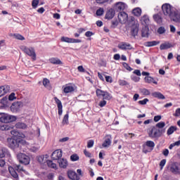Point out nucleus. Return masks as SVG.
I'll list each match as a JSON object with an SVG mask.
<instances>
[{"mask_svg": "<svg viewBox=\"0 0 180 180\" xmlns=\"http://www.w3.org/2000/svg\"><path fill=\"white\" fill-rule=\"evenodd\" d=\"M131 79L134 81V82H139L140 81V77L136 76H131Z\"/></svg>", "mask_w": 180, "mask_h": 180, "instance_id": "nucleus-59", "label": "nucleus"}, {"mask_svg": "<svg viewBox=\"0 0 180 180\" xmlns=\"http://www.w3.org/2000/svg\"><path fill=\"white\" fill-rule=\"evenodd\" d=\"M122 65L124 68H125L127 70V71H133V68H131V67L129 65V63L124 62L122 63Z\"/></svg>", "mask_w": 180, "mask_h": 180, "instance_id": "nucleus-47", "label": "nucleus"}, {"mask_svg": "<svg viewBox=\"0 0 180 180\" xmlns=\"http://www.w3.org/2000/svg\"><path fill=\"white\" fill-rule=\"evenodd\" d=\"M84 155H86V157H88L89 158H91V153H89L88 150H86V149L84 150Z\"/></svg>", "mask_w": 180, "mask_h": 180, "instance_id": "nucleus-62", "label": "nucleus"}, {"mask_svg": "<svg viewBox=\"0 0 180 180\" xmlns=\"http://www.w3.org/2000/svg\"><path fill=\"white\" fill-rule=\"evenodd\" d=\"M153 19L155 22L158 23V25H161V23H162V17H161L159 14L153 15Z\"/></svg>", "mask_w": 180, "mask_h": 180, "instance_id": "nucleus-36", "label": "nucleus"}, {"mask_svg": "<svg viewBox=\"0 0 180 180\" xmlns=\"http://www.w3.org/2000/svg\"><path fill=\"white\" fill-rule=\"evenodd\" d=\"M22 141H23L22 139H15L11 137L7 139V145L9 148L15 150V148H19V146Z\"/></svg>", "mask_w": 180, "mask_h": 180, "instance_id": "nucleus-4", "label": "nucleus"}, {"mask_svg": "<svg viewBox=\"0 0 180 180\" xmlns=\"http://www.w3.org/2000/svg\"><path fill=\"white\" fill-rule=\"evenodd\" d=\"M63 94L67 95L68 94H72L75 92V84L72 83H68L62 86Z\"/></svg>", "mask_w": 180, "mask_h": 180, "instance_id": "nucleus-7", "label": "nucleus"}, {"mask_svg": "<svg viewBox=\"0 0 180 180\" xmlns=\"http://www.w3.org/2000/svg\"><path fill=\"white\" fill-rule=\"evenodd\" d=\"M161 119V115H156L154 117L153 120L154 122H160V120Z\"/></svg>", "mask_w": 180, "mask_h": 180, "instance_id": "nucleus-64", "label": "nucleus"}, {"mask_svg": "<svg viewBox=\"0 0 180 180\" xmlns=\"http://www.w3.org/2000/svg\"><path fill=\"white\" fill-rule=\"evenodd\" d=\"M106 101L102 100L99 102L98 106H100V108H103L104 106H106Z\"/></svg>", "mask_w": 180, "mask_h": 180, "instance_id": "nucleus-56", "label": "nucleus"}, {"mask_svg": "<svg viewBox=\"0 0 180 180\" xmlns=\"http://www.w3.org/2000/svg\"><path fill=\"white\" fill-rule=\"evenodd\" d=\"M60 40H61V41H63L64 43H82V40H81V39L69 38L68 37H62Z\"/></svg>", "mask_w": 180, "mask_h": 180, "instance_id": "nucleus-12", "label": "nucleus"}, {"mask_svg": "<svg viewBox=\"0 0 180 180\" xmlns=\"http://www.w3.org/2000/svg\"><path fill=\"white\" fill-rule=\"evenodd\" d=\"M141 92L143 95H150V91L147 89H141Z\"/></svg>", "mask_w": 180, "mask_h": 180, "instance_id": "nucleus-54", "label": "nucleus"}, {"mask_svg": "<svg viewBox=\"0 0 180 180\" xmlns=\"http://www.w3.org/2000/svg\"><path fill=\"white\" fill-rule=\"evenodd\" d=\"M111 144H112V136L106 135L105 136V140L102 144V146L104 147V148H106L107 147H110Z\"/></svg>", "mask_w": 180, "mask_h": 180, "instance_id": "nucleus-17", "label": "nucleus"}, {"mask_svg": "<svg viewBox=\"0 0 180 180\" xmlns=\"http://www.w3.org/2000/svg\"><path fill=\"white\" fill-rule=\"evenodd\" d=\"M8 171L11 176H13V178H14L15 180H19V174H18L16 171H18V172L26 173V170H25L23 169V167H22V165H14V167H8Z\"/></svg>", "mask_w": 180, "mask_h": 180, "instance_id": "nucleus-1", "label": "nucleus"}, {"mask_svg": "<svg viewBox=\"0 0 180 180\" xmlns=\"http://www.w3.org/2000/svg\"><path fill=\"white\" fill-rule=\"evenodd\" d=\"M157 44H160V42L157 41H152L145 42L144 46L146 47H153V46H157Z\"/></svg>", "mask_w": 180, "mask_h": 180, "instance_id": "nucleus-31", "label": "nucleus"}, {"mask_svg": "<svg viewBox=\"0 0 180 180\" xmlns=\"http://www.w3.org/2000/svg\"><path fill=\"white\" fill-rule=\"evenodd\" d=\"M14 99H16V97L15 96V93H11L8 96V101H13Z\"/></svg>", "mask_w": 180, "mask_h": 180, "instance_id": "nucleus-60", "label": "nucleus"}, {"mask_svg": "<svg viewBox=\"0 0 180 180\" xmlns=\"http://www.w3.org/2000/svg\"><path fill=\"white\" fill-rule=\"evenodd\" d=\"M155 147V143L153 141H147L144 145H143V153L147 154V153H151Z\"/></svg>", "mask_w": 180, "mask_h": 180, "instance_id": "nucleus-6", "label": "nucleus"}, {"mask_svg": "<svg viewBox=\"0 0 180 180\" xmlns=\"http://www.w3.org/2000/svg\"><path fill=\"white\" fill-rule=\"evenodd\" d=\"M61 157H63V150H61L60 149L56 150L51 154L52 160H58V161L59 160L61 159Z\"/></svg>", "mask_w": 180, "mask_h": 180, "instance_id": "nucleus-11", "label": "nucleus"}, {"mask_svg": "<svg viewBox=\"0 0 180 180\" xmlns=\"http://www.w3.org/2000/svg\"><path fill=\"white\" fill-rule=\"evenodd\" d=\"M58 162L60 168H63V169H65V168L68 167V161H67L66 159L61 158L60 160H58Z\"/></svg>", "mask_w": 180, "mask_h": 180, "instance_id": "nucleus-24", "label": "nucleus"}, {"mask_svg": "<svg viewBox=\"0 0 180 180\" xmlns=\"http://www.w3.org/2000/svg\"><path fill=\"white\" fill-rule=\"evenodd\" d=\"M171 47H172V44L170 43H165L160 44V50H168V49H171Z\"/></svg>", "mask_w": 180, "mask_h": 180, "instance_id": "nucleus-30", "label": "nucleus"}, {"mask_svg": "<svg viewBox=\"0 0 180 180\" xmlns=\"http://www.w3.org/2000/svg\"><path fill=\"white\" fill-rule=\"evenodd\" d=\"M170 171L172 174H179V167L176 165H172L170 167Z\"/></svg>", "mask_w": 180, "mask_h": 180, "instance_id": "nucleus-29", "label": "nucleus"}, {"mask_svg": "<svg viewBox=\"0 0 180 180\" xmlns=\"http://www.w3.org/2000/svg\"><path fill=\"white\" fill-rule=\"evenodd\" d=\"M132 13L134 15V16H141V8H134L133 11H132Z\"/></svg>", "mask_w": 180, "mask_h": 180, "instance_id": "nucleus-38", "label": "nucleus"}, {"mask_svg": "<svg viewBox=\"0 0 180 180\" xmlns=\"http://www.w3.org/2000/svg\"><path fill=\"white\" fill-rule=\"evenodd\" d=\"M20 106H22L21 102H19V101L15 102L11 105V110L13 112H18V110L20 109Z\"/></svg>", "mask_w": 180, "mask_h": 180, "instance_id": "nucleus-21", "label": "nucleus"}, {"mask_svg": "<svg viewBox=\"0 0 180 180\" xmlns=\"http://www.w3.org/2000/svg\"><path fill=\"white\" fill-rule=\"evenodd\" d=\"M77 70H78L79 72H85V68H84L83 65L78 66Z\"/></svg>", "mask_w": 180, "mask_h": 180, "instance_id": "nucleus-61", "label": "nucleus"}, {"mask_svg": "<svg viewBox=\"0 0 180 180\" xmlns=\"http://www.w3.org/2000/svg\"><path fill=\"white\" fill-rule=\"evenodd\" d=\"M20 50L25 53V54H27V56H29V57H31L32 61H36L37 60V56H36V51L34 50V48L33 47H27L26 46H21Z\"/></svg>", "mask_w": 180, "mask_h": 180, "instance_id": "nucleus-3", "label": "nucleus"}, {"mask_svg": "<svg viewBox=\"0 0 180 180\" xmlns=\"http://www.w3.org/2000/svg\"><path fill=\"white\" fill-rule=\"evenodd\" d=\"M13 127H15V126L9 124H1L0 125V130H1V131H8L9 130H12V129H13Z\"/></svg>", "mask_w": 180, "mask_h": 180, "instance_id": "nucleus-23", "label": "nucleus"}, {"mask_svg": "<svg viewBox=\"0 0 180 180\" xmlns=\"http://www.w3.org/2000/svg\"><path fill=\"white\" fill-rule=\"evenodd\" d=\"M148 32H150V30L148 29V27H145L144 28L142 29L141 30V36L142 37H148L149 36V33Z\"/></svg>", "mask_w": 180, "mask_h": 180, "instance_id": "nucleus-32", "label": "nucleus"}, {"mask_svg": "<svg viewBox=\"0 0 180 180\" xmlns=\"http://www.w3.org/2000/svg\"><path fill=\"white\" fill-rule=\"evenodd\" d=\"M118 49H120V50H131V49H133V46H131V44H130L129 43L127 42H120L118 44Z\"/></svg>", "mask_w": 180, "mask_h": 180, "instance_id": "nucleus-13", "label": "nucleus"}, {"mask_svg": "<svg viewBox=\"0 0 180 180\" xmlns=\"http://www.w3.org/2000/svg\"><path fill=\"white\" fill-rule=\"evenodd\" d=\"M162 11L165 16H169V18L174 12L172 11V7L168 4H165L162 6Z\"/></svg>", "mask_w": 180, "mask_h": 180, "instance_id": "nucleus-9", "label": "nucleus"}, {"mask_svg": "<svg viewBox=\"0 0 180 180\" xmlns=\"http://www.w3.org/2000/svg\"><path fill=\"white\" fill-rule=\"evenodd\" d=\"M155 127H156V129H158L159 130H160V129H164V127H165V122H160L156 124Z\"/></svg>", "mask_w": 180, "mask_h": 180, "instance_id": "nucleus-42", "label": "nucleus"}, {"mask_svg": "<svg viewBox=\"0 0 180 180\" xmlns=\"http://www.w3.org/2000/svg\"><path fill=\"white\" fill-rule=\"evenodd\" d=\"M42 84L45 88H47L49 85H50V80H49L47 78H44Z\"/></svg>", "mask_w": 180, "mask_h": 180, "instance_id": "nucleus-44", "label": "nucleus"}, {"mask_svg": "<svg viewBox=\"0 0 180 180\" xmlns=\"http://www.w3.org/2000/svg\"><path fill=\"white\" fill-rule=\"evenodd\" d=\"M46 164L49 168H53V169H57V165L51 160H47Z\"/></svg>", "mask_w": 180, "mask_h": 180, "instance_id": "nucleus-39", "label": "nucleus"}, {"mask_svg": "<svg viewBox=\"0 0 180 180\" xmlns=\"http://www.w3.org/2000/svg\"><path fill=\"white\" fill-rule=\"evenodd\" d=\"M54 101L58 106V115L61 116V115H63V103H61V101L57 97H54Z\"/></svg>", "mask_w": 180, "mask_h": 180, "instance_id": "nucleus-15", "label": "nucleus"}, {"mask_svg": "<svg viewBox=\"0 0 180 180\" xmlns=\"http://www.w3.org/2000/svg\"><path fill=\"white\" fill-rule=\"evenodd\" d=\"M6 155H9V151L6 148H2L0 150V158H4L6 157Z\"/></svg>", "mask_w": 180, "mask_h": 180, "instance_id": "nucleus-33", "label": "nucleus"}, {"mask_svg": "<svg viewBox=\"0 0 180 180\" xmlns=\"http://www.w3.org/2000/svg\"><path fill=\"white\" fill-rule=\"evenodd\" d=\"M166 32V30H165V27H160L158 29V33L159 34H164V33H165Z\"/></svg>", "mask_w": 180, "mask_h": 180, "instance_id": "nucleus-51", "label": "nucleus"}, {"mask_svg": "<svg viewBox=\"0 0 180 180\" xmlns=\"http://www.w3.org/2000/svg\"><path fill=\"white\" fill-rule=\"evenodd\" d=\"M103 99L104 101H110V99H112V94L105 91L104 96H103Z\"/></svg>", "mask_w": 180, "mask_h": 180, "instance_id": "nucleus-40", "label": "nucleus"}, {"mask_svg": "<svg viewBox=\"0 0 180 180\" xmlns=\"http://www.w3.org/2000/svg\"><path fill=\"white\" fill-rule=\"evenodd\" d=\"M115 9L117 12H123L126 9V4L122 1L117 2L115 4Z\"/></svg>", "mask_w": 180, "mask_h": 180, "instance_id": "nucleus-20", "label": "nucleus"}, {"mask_svg": "<svg viewBox=\"0 0 180 180\" xmlns=\"http://www.w3.org/2000/svg\"><path fill=\"white\" fill-rule=\"evenodd\" d=\"M39 0H32V6L34 8V9H36L37 8V6L39 5Z\"/></svg>", "mask_w": 180, "mask_h": 180, "instance_id": "nucleus-52", "label": "nucleus"}, {"mask_svg": "<svg viewBox=\"0 0 180 180\" xmlns=\"http://www.w3.org/2000/svg\"><path fill=\"white\" fill-rule=\"evenodd\" d=\"M115 9L110 8L105 14V19H108V20H110V19H113V18L115 17Z\"/></svg>", "mask_w": 180, "mask_h": 180, "instance_id": "nucleus-22", "label": "nucleus"}, {"mask_svg": "<svg viewBox=\"0 0 180 180\" xmlns=\"http://www.w3.org/2000/svg\"><path fill=\"white\" fill-rule=\"evenodd\" d=\"M18 160L20 164H23V165H29L30 164V157L25 153L18 154Z\"/></svg>", "mask_w": 180, "mask_h": 180, "instance_id": "nucleus-8", "label": "nucleus"}, {"mask_svg": "<svg viewBox=\"0 0 180 180\" xmlns=\"http://www.w3.org/2000/svg\"><path fill=\"white\" fill-rule=\"evenodd\" d=\"M131 34L133 37H136L139 34V25L134 24L131 27Z\"/></svg>", "mask_w": 180, "mask_h": 180, "instance_id": "nucleus-19", "label": "nucleus"}, {"mask_svg": "<svg viewBox=\"0 0 180 180\" xmlns=\"http://www.w3.org/2000/svg\"><path fill=\"white\" fill-rule=\"evenodd\" d=\"M165 164H167V160L166 159H163L160 161V167L161 170L164 169V167H165Z\"/></svg>", "mask_w": 180, "mask_h": 180, "instance_id": "nucleus-50", "label": "nucleus"}, {"mask_svg": "<svg viewBox=\"0 0 180 180\" xmlns=\"http://www.w3.org/2000/svg\"><path fill=\"white\" fill-rule=\"evenodd\" d=\"M94 143L95 142L92 139L88 141V142H87V148H92V147H94Z\"/></svg>", "mask_w": 180, "mask_h": 180, "instance_id": "nucleus-53", "label": "nucleus"}, {"mask_svg": "<svg viewBox=\"0 0 180 180\" xmlns=\"http://www.w3.org/2000/svg\"><path fill=\"white\" fill-rule=\"evenodd\" d=\"M148 102V98H144L143 100L139 101V105H147Z\"/></svg>", "mask_w": 180, "mask_h": 180, "instance_id": "nucleus-57", "label": "nucleus"}, {"mask_svg": "<svg viewBox=\"0 0 180 180\" xmlns=\"http://www.w3.org/2000/svg\"><path fill=\"white\" fill-rule=\"evenodd\" d=\"M113 58L116 60V61H119V60H120V54L119 53H116L114 55Z\"/></svg>", "mask_w": 180, "mask_h": 180, "instance_id": "nucleus-63", "label": "nucleus"}, {"mask_svg": "<svg viewBox=\"0 0 180 180\" xmlns=\"http://www.w3.org/2000/svg\"><path fill=\"white\" fill-rule=\"evenodd\" d=\"M128 18H129V15L124 11H121V12H120V13H118L119 22H120V23H122V25L127 22Z\"/></svg>", "mask_w": 180, "mask_h": 180, "instance_id": "nucleus-10", "label": "nucleus"}, {"mask_svg": "<svg viewBox=\"0 0 180 180\" xmlns=\"http://www.w3.org/2000/svg\"><path fill=\"white\" fill-rule=\"evenodd\" d=\"M144 81L146 84H155V85H157L158 84V82H157L155 79L150 76L145 77Z\"/></svg>", "mask_w": 180, "mask_h": 180, "instance_id": "nucleus-26", "label": "nucleus"}, {"mask_svg": "<svg viewBox=\"0 0 180 180\" xmlns=\"http://www.w3.org/2000/svg\"><path fill=\"white\" fill-rule=\"evenodd\" d=\"M67 175L69 179L72 180H79V176L74 170H68L67 172Z\"/></svg>", "mask_w": 180, "mask_h": 180, "instance_id": "nucleus-14", "label": "nucleus"}, {"mask_svg": "<svg viewBox=\"0 0 180 180\" xmlns=\"http://www.w3.org/2000/svg\"><path fill=\"white\" fill-rule=\"evenodd\" d=\"M169 18L173 22H180V12L178 11H173Z\"/></svg>", "mask_w": 180, "mask_h": 180, "instance_id": "nucleus-16", "label": "nucleus"}, {"mask_svg": "<svg viewBox=\"0 0 180 180\" xmlns=\"http://www.w3.org/2000/svg\"><path fill=\"white\" fill-rule=\"evenodd\" d=\"M105 81L106 82L112 84V82H113V78H112V77L110 76H105Z\"/></svg>", "mask_w": 180, "mask_h": 180, "instance_id": "nucleus-58", "label": "nucleus"}, {"mask_svg": "<svg viewBox=\"0 0 180 180\" xmlns=\"http://www.w3.org/2000/svg\"><path fill=\"white\" fill-rule=\"evenodd\" d=\"M152 96H153V98H158V99H165V96L162 94L158 91L152 93Z\"/></svg>", "mask_w": 180, "mask_h": 180, "instance_id": "nucleus-28", "label": "nucleus"}, {"mask_svg": "<svg viewBox=\"0 0 180 180\" xmlns=\"http://www.w3.org/2000/svg\"><path fill=\"white\" fill-rule=\"evenodd\" d=\"M119 84L121 86H124L126 85H129V83L126 80H120Z\"/></svg>", "mask_w": 180, "mask_h": 180, "instance_id": "nucleus-55", "label": "nucleus"}, {"mask_svg": "<svg viewBox=\"0 0 180 180\" xmlns=\"http://www.w3.org/2000/svg\"><path fill=\"white\" fill-rule=\"evenodd\" d=\"M11 91V86L8 85H4L0 86V98L1 96H4L6 94H8Z\"/></svg>", "mask_w": 180, "mask_h": 180, "instance_id": "nucleus-18", "label": "nucleus"}, {"mask_svg": "<svg viewBox=\"0 0 180 180\" xmlns=\"http://www.w3.org/2000/svg\"><path fill=\"white\" fill-rule=\"evenodd\" d=\"M0 122L1 123H12V122H16V117L9 114L0 112Z\"/></svg>", "mask_w": 180, "mask_h": 180, "instance_id": "nucleus-5", "label": "nucleus"}, {"mask_svg": "<svg viewBox=\"0 0 180 180\" xmlns=\"http://www.w3.org/2000/svg\"><path fill=\"white\" fill-rule=\"evenodd\" d=\"M148 134L150 139H160L162 136V129L153 126L148 129Z\"/></svg>", "mask_w": 180, "mask_h": 180, "instance_id": "nucleus-2", "label": "nucleus"}, {"mask_svg": "<svg viewBox=\"0 0 180 180\" xmlns=\"http://www.w3.org/2000/svg\"><path fill=\"white\" fill-rule=\"evenodd\" d=\"M119 25V21L117 20H112L111 21V27L115 29V27H117Z\"/></svg>", "mask_w": 180, "mask_h": 180, "instance_id": "nucleus-45", "label": "nucleus"}, {"mask_svg": "<svg viewBox=\"0 0 180 180\" xmlns=\"http://www.w3.org/2000/svg\"><path fill=\"white\" fill-rule=\"evenodd\" d=\"M71 161H78L79 160V156L77 154H73L70 156Z\"/></svg>", "mask_w": 180, "mask_h": 180, "instance_id": "nucleus-49", "label": "nucleus"}, {"mask_svg": "<svg viewBox=\"0 0 180 180\" xmlns=\"http://www.w3.org/2000/svg\"><path fill=\"white\" fill-rule=\"evenodd\" d=\"M13 36L17 40H25V37L20 34H14Z\"/></svg>", "mask_w": 180, "mask_h": 180, "instance_id": "nucleus-46", "label": "nucleus"}, {"mask_svg": "<svg viewBox=\"0 0 180 180\" xmlns=\"http://www.w3.org/2000/svg\"><path fill=\"white\" fill-rule=\"evenodd\" d=\"M176 130H178V127H176V126H171L167 131V136H171V134H174V131H176Z\"/></svg>", "mask_w": 180, "mask_h": 180, "instance_id": "nucleus-34", "label": "nucleus"}, {"mask_svg": "<svg viewBox=\"0 0 180 180\" xmlns=\"http://www.w3.org/2000/svg\"><path fill=\"white\" fill-rule=\"evenodd\" d=\"M51 64H54L55 65H61L63 62L58 58H51L49 59Z\"/></svg>", "mask_w": 180, "mask_h": 180, "instance_id": "nucleus-27", "label": "nucleus"}, {"mask_svg": "<svg viewBox=\"0 0 180 180\" xmlns=\"http://www.w3.org/2000/svg\"><path fill=\"white\" fill-rule=\"evenodd\" d=\"M15 127L16 129H26V127H27V126L26 125V124L23 123V122H18L15 124Z\"/></svg>", "mask_w": 180, "mask_h": 180, "instance_id": "nucleus-41", "label": "nucleus"}, {"mask_svg": "<svg viewBox=\"0 0 180 180\" xmlns=\"http://www.w3.org/2000/svg\"><path fill=\"white\" fill-rule=\"evenodd\" d=\"M11 134L12 135L11 138H13V139H22V138H20V137H22L20 132H19L16 129L11 130Z\"/></svg>", "mask_w": 180, "mask_h": 180, "instance_id": "nucleus-25", "label": "nucleus"}, {"mask_svg": "<svg viewBox=\"0 0 180 180\" xmlns=\"http://www.w3.org/2000/svg\"><path fill=\"white\" fill-rule=\"evenodd\" d=\"M141 20L144 25H148V23H150V18L147 15H144L143 16H142Z\"/></svg>", "mask_w": 180, "mask_h": 180, "instance_id": "nucleus-37", "label": "nucleus"}, {"mask_svg": "<svg viewBox=\"0 0 180 180\" xmlns=\"http://www.w3.org/2000/svg\"><path fill=\"white\" fill-rule=\"evenodd\" d=\"M105 92H106V91L101 90V89H96V95L97 98H103Z\"/></svg>", "mask_w": 180, "mask_h": 180, "instance_id": "nucleus-35", "label": "nucleus"}, {"mask_svg": "<svg viewBox=\"0 0 180 180\" xmlns=\"http://www.w3.org/2000/svg\"><path fill=\"white\" fill-rule=\"evenodd\" d=\"M105 12V11L103 10V8H100L99 9H98L96 12V15H97V16H102V15H103V13Z\"/></svg>", "mask_w": 180, "mask_h": 180, "instance_id": "nucleus-48", "label": "nucleus"}, {"mask_svg": "<svg viewBox=\"0 0 180 180\" xmlns=\"http://www.w3.org/2000/svg\"><path fill=\"white\" fill-rule=\"evenodd\" d=\"M68 117H69V115H68V112H67L63 117V119L62 121L63 124H68L69 123Z\"/></svg>", "mask_w": 180, "mask_h": 180, "instance_id": "nucleus-43", "label": "nucleus"}]
</instances>
